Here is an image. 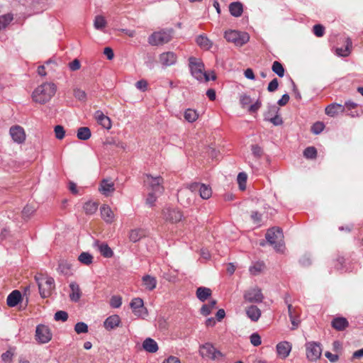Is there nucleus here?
Instances as JSON below:
<instances>
[{
    "mask_svg": "<svg viewBox=\"0 0 363 363\" xmlns=\"http://www.w3.org/2000/svg\"><path fill=\"white\" fill-rule=\"evenodd\" d=\"M272 71L277 74L279 77H282L284 75V68L282 65L278 62L274 61L272 67Z\"/></svg>",
    "mask_w": 363,
    "mask_h": 363,
    "instance_id": "nucleus-43",
    "label": "nucleus"
},
{
    "mask_svg": "<svg viewBox=\"0 0 363 363\" xmlns=\"http://www.w3.org/2000/svg\"><path fill=\"white\" fill-rule=\"evenodd\" d=\"M279 108L275 105H269L267 111L264 113L265 119L273 117L278 114Z\"/></svg>",
    "mask_w": 363,
    "mask_h": 363,
    "instance_id": "nucleus-50",
    "label": "nucleus"
},
{
    "mask_svg": "<svg viewBox=\"0 0 363 363\" xmlns=\"http://www.w3.org/2000/svg\"><path fill=\"white\" fill-rule=\"evenodd\" d=\"M172 30H162L153 33L148 38V43L152 45H161L172 40Z\"/></svg>",
    "mask_w": 363,
    "mask_h": 363,
    "instance_id": "nucleus-6",
    "label": "nucleus"
},
{
    "mask_svg": "<svg viewBox=\"0 0 363 363\" xmlns=\"http://www.w3.org/2000/svg\"><path fill=\"white\" fill-rule=\"evenodd\" d=\"M122 304V298L119 296H113L110 300V305L112 308H118Z\"/></svg>",
    "mask_w": 363,
    "mask_h": 363,
    "instance_id": "nucleus-54",
    "label": "nucleus"
},
{
    "mask_svg": "<svg viewBox=\"0 0 363 363\" xmlns=\"http://www.w3.org/2000/svg\"><path fill=\"white\" fill-rule=\"evenodd\" d=\"M35 280L41 297L47 298L50 296L55 289V281L53 278L40 275L35 277Z\"/></svg>",
    "mask_w": 363,
    "mask_h": 363,
    "instance_id": "nucleus-3",
    "label": "nucleus"
},
{
    "mask_svg": "<svg viewBox=\"0 0 363 363\" xmlns=\"http://www.w3.org/2000/svg\"><path fill=\"white\" fill-rule=\"evenodd\" d=\"M216 305V301L212 300L208 304H204L201 308V313L205 316L209 315L212 310L215 308Z\"/></svg>",
    "mask_w": 363,
    "mask_h": 363,
    "instance_id": "nucleus-38",
    "label": "nucleus"
},
{
    "mask_svg": "<svg viewBox=\"0 0 363 363\" xmlns=\"http://www.w3.org/2000/svg\"><path fill=\"white\" fill-rule=\"evenodd\" d=\"M100 210L101 217L106 223H111L113 221L114 215L109 206L104 205Z\"/></svg>",
    "mask_w": 363,
    "mask_h": 363,
    "instance_id": "nucleus-29",
    "label": "nucleus"
},
{
    "mask_svg": "<svg viewBox=\"0 0 363 363\" xmlns=\"http://www.w3.org/2000/svg\"><path fill=\"white\" fill-rule=\"evenodd\" d=\"M279 82L277 78L273 79L268 85L267 90L269 92L276 91L278 88Z\"/></svg>",
    "mask_w": 363,
    "mask_h": 363,
    "instance_id": "nucleus-62",
    "label": "nucleus"
},
{
    "mask_svg": "<svg viewBox=\"0 0 363 363\" xmlns=\"http://www.w3.org/2000/svg\"><path fill=\"white\" fill-rule=\"evenodd\" d=\"M21 300V292L18 290H14L7 297V305L10 307H14L20 302Z\"/></svg>",
    "mask_w": 363,
    "mask_h": 363,
    "instance_id": "nucleus-24",
    "label": "nucleus"
},
{
    "mask_svg": "<svg viewBox=\"0 0 363 363\" xmlns=\"http://www.w3.org/2000/svg\"><path fill=\"white\" fill-rule=\"evenodd\" d=\"M189 66L191 75L198 81H209V74L204 72V65L200 59L194 57H189Z\"/></svg>",
    "mask_w": 363,
    "mask_h": 363,
    "instance_id": "nucleus-2",
    "label": "nucleus"
},
{
    "mask_svg": "<svg viewBox=\"0 0 363 363\" xmlns=\"http://www.w3.org/2000/svg\"><path fill=\"white\" fill-rule=\"evenodd\" d=\"M35 211V208L30 205H27L24 207L22 213L23 217L29 218Z\"/></svg>",
    "mask_w": 363,
    "mask_h": 363,
    "instance_id": "nucleus-57",
    "label": "nucleus"
},
{
    "mask_svg": "<svg viewBox=\"0 0 363 363\" xmlns=\"http://www.w3.org/2000/svg\"><path fill=\"white\" fill-rule=\"evenodd\" d=\"M73 94H74V97L80 101H85L86 100V92L84 90H82L79 88L74 89Z\"/></svg>",
    "mask_w": 363,
    "mask_h": 363,
    "instance_id": "nucleus-48",
    "label": "nucleus"
},
{
    "mask_svg": "<svg viewBox=\"0 0 363 363\" xmlns=\"http://www.w3.org/2000/svg\"><path fill=\"white\" fill-rule=\"evenodd\" d=\"M267 120H268L269 121H270L275 125H281L283 123L281 118L278 114L275 115L273 117H270V118H267Z\"/></svg>",
    "mask_w": 363,
    "mask_h": 363,
    "instance_id": "nucleus-63",
    "label": "nucleus"
},
{
    "mask_svg": "<svg viewBox=\"0 0 363 363\" xmlns=\"http://www.w3.org/2000/svg\"><path fill=\"white\" fill-rule=\"evenodd\" d=\"M262 106L261 101L257 99L253 104L250 105L248 107V111L251 113L257 112Z\"/></svg>",
    "mask_w": 363,
    "mask_h": 363,
    "instance_id": "nucleus-61",
    "label": "nucleus"
},
{
    "mask_svg": "<svg viewBox=\"0 0 363 363\" xmlns=\"http://www.w3.org/2000/svg\"><path fill=\"white\" fill-rule=\"evenodd\" d=\"M352 48V41L347 38L346 40V45L345 48H338L336 49V53L339 56L347 57L350 55Z\"/></svg>",
    "mask_w": 363,
    "mask_h": 363,
    "instance_id": "nucleus-35",
    "label": "nucleus"
},
{
    "mask_svg": "<svg viewBox=\"0 0 363 363\" xmlns=\"http://www.w3.org/2000/svg\"><path fill=\"white\" fill-rule=\"evenodd\" d=\"M130 307L133 310V313L138 316L144 318L147 315V311L144 307V303L142 298H135L130 302Z\"/></svg>",
    "mask_w": 363,
    "mask_h": 363,
    "instance_id": "nucleus-13",
    "label": "nucleus"
},
{
    "mask_svg": "<svg viewBox=\"0 0 363 363\" xmlns=\"http://www.w3.org/2000/svg\"><path fill=\"white\" fill-rule=\"evenodd\" d=\"M9 135L12 140L18 145L24 143L26 139V135L23 128L18 125H15L10 128Z\"/></svg>",
    "mask_w": 363,
    "mask_h": 363,
    "instance_id": "nucleus-10",
    "label": "nucleus"
},
{
    "mask_svg": "<svg viewBox=\"0 0 363 363\" xmlns=\"http://www.w3.org/2000/svg\"><path fill=\"white\" fill-rule=\"evenodd\" d=\"M78 259L81 263L89 265L92 263L93 257L89 252H84L79 255Z\"/></svg>",
    "mask_w": 363,
    "mask_h": 363,
    "instance_id": "nucleus-42",
    "label": "nucleus"
},
{
    "mask_svg": "<svg viewBox=\"0 0 363 363\" xmlns=\"http://www.w3.org/2000/svg\"><path fill=\"white\" fill-rule=\"evenodd\" d=\"M135 86L138 89L145 91L147 87V82L144 79L140 80L136 82Z\"/></svg>",
    "mask_w": 363,
    "mask_h": 363,
    "instance_id": "nucleus-64",
    "label": "nucleus"
},
{
    "mask_svg": "<svg viewBox=\"0 0 363 363\" xmlns=\"http://www.w3.org/2000/svg\"><path fill=\"white\" fill-rule=\"evenodd\" d=\"M13 15L7 13L0 16V30L5 28L13 20Z\"/></svg>",
    "mask_w": 363,
    "mask_h": 363,
    "instance_id": "nucleus-41",
    "label": "nucleus"
},
{
    "mask_svg": "<svg viewBox=\"0 0 363 363\" xmlns=\"http://www.w3.org/2000/svg\"><path fill=\"white\" fill-rule=\"evenodd\" d=\"M196 43L201 48L205 50H209L213 45V43L206 35H203L197 37Z\"/></svg>",
    "mask_w": 363,
    "mask_h": 363,
    "instance_id": "nucleus-34",
    "label": "nucleus"
},
{
    "mask_svg": "<svg viewBox=\"0 0 363 363\" xmlns=\"http://www.w3.org/2000/svg\"><path fill=\"white\" fill-rule=\"evenodd\" d=\"M303 155L307 159H314L317 155V150L314 147H308L303 151Z\"/></svg>",
    "mask_w": 363,
    "mask_h": 363,
    "instance_id": "nucleus-49",
    "label": "nucleus"
},
{
    "mask_svg": "<svg viewBox=\"0 0 363 363\" xmlns=\"http://www.w3.org/2000/svg\"><path fill=\"white\" fill-rule=\"evenodd\" d=\"M57 91L54 83L45 82L37 86L32 94L33 100L40 104H45L50 101Z\"/></svg>",
    "mask_w": 363,
    "mask_h": 363,
    "instance_id": "nucleus-1",
    "label": "nucleus"
},
{
    "mask_svg": "<svg viewBox=\"0 0 363 363\" xmlns=\"http://www.w3.org/2000/svg\"><path fill=\"white\" fill-rule=\"evenodd\" d=\"M106 26V21L104 16L98 15L94 21V26L96 30H102Z\"/></svg>",
    "mask_w": 363,
    "mask_h": 363,
    "instance_id": "nucleus-39",
    "label": "nucleus"
},
{
    "mask_svg": "<svg viewBox=\"0 0 363 363\" xmlns=\"http://www.w3.org/2000/svg\"><path fill=\"white\" fill-rule=\"evenodd\" d=\"M35 337L40 343H47L51 340L52 333L48 326L39 325L36 328Z\"/></svg>",
    "mask_w": 363,
    "mask_h": 363,
    "instance_id": "nucleus-12",
    "label": "nucleus"
},
{
    "mask_svg": "<svg viewBox=\"0 0 363 363\" xmlns=\"http://www.w3.org/2000/svg\"><path fill=\"white\" fill-rule=\"evenodd\" d=\"M98 208V204L95 202L88 201L84 205V211L86 214H94Z\"/></svg>",
    "mask_w": 363,
    "mask_h": 363,
    "instance_id": "nucleus-40",
    "label": "nucleus"
},
{
    "mask_svg": "<svg viewBox=\"0 0 363 363\" xmlns=\"http://www.w3.org/2000/svg\"><path fill=\"white\" fill-rule=\"evenodd\" d=\"M345 111V106L340 104H331L325 108V113L330 116L335 117Z\"/></svg>",
    "mask_w": 363,
    "mask_h": 363,
    "instance_id": "nucleus-19",
    "label": "nucleus"
},
{
    "mask_svg": "<svg viewBox=\"0 0 363 363\" xmlns=\"http://www.w3.org/2000/svg\"><path fill=\"white\" fill-rule=\"evenodd\" d=\"M71 293L69 294V298L71 301L77 302L81 298V290L79 286L76 282H71L69 284Z\"/></svg>",
    "mask_w": 363,
    "mask_h": 363,
    "instance_id": "nucleus-23",
    "label": "nucleus"
},
{
    "mask_svg": "<svg viewBox=\"0 0 363 363\" xmlns=\"http://www.w3.org/2000/svg\"><path fill=\"white\" fill-rule=\"evenodd\" d=\"M306 357L309 361L315 362L319 359L322 354L321 345L317 342H308L305 345Z\"/></svg>",
    "mask_w": 363,
    "mask_h": 363,
    "instance_id": "nucleus-7",
    "label": "nucleus"
},
{
    "mask_svg": "<svg viewBox=\"0 0 363 363\" xmlns=\"http://www.w3.org/2000/svg\"><path fill=\"white\" fill-rule=\"evenodd\" d=\"M252 102L251 97L249 95L242 94L240 96V103L242 108L249 107L250 104Z\"/></svg>",
    "mask_w": 363,
    "mask_h": 363,
    "instance_id": "nucleus-51",
    "label": "nucleus"
},
{
    "mask_svg": "<svg viewBox=\"0 0 363 363\" xmlns=\"http://www.w3.org/2000/svg\"><path fill=\"white\" fill-rule=\"evenodd\" d=\"M177 57L173 52H165L160 55L159 62L164 67H169L177 62Z\"/></svg>",
    "mask_w": 363,
    "mask_h": 363,
    "instance_id": "nucleus-16",
    "label": "nucleus"
},
{
    "mask_svg": "<svg viewBox=\"0 0 363 363\" xmlns=\"http://www.w3.org/2000/svg\"><path fill=\"white\" fill-rule=\"evenodd\" d=\"M70 266V264H69L67 261L60 260V262H59L57 270L61 274L67 275L69 274Z\"/></svg>",
    "mask_w": 363,
    "mask_h": 363,
    "instance_id": "nucleus-46",
    "label": "nucleus"
},
{
    "mask_svg": "<svg viewBox=\"0 0 363 363\" xmlns=\"http://www.w3.org/2000/svg\"><path fill=\"white\" fill-rule=\"evenodd\" d=\"M264 267V264L263 262H256L252 266H251L249 269V271L252 275H257L259 274Z\"/></svg>",
    "mask_w": 363,
    "mask_h": 363,
    "instance_id": "nucleus-44",
    "label": "nucleus"
},
{
    "mask_svg": "<svg viewBox=\"0 0 363 363\" xmlns=\"http://www.w3.org/2000/svg\"><path fill=\"white\" fill-rule=\"evenodd\" d=\"M143 347L145 350L151 353L156 352L158 350L157 342L150 337H148L144 340Z\"/></svg>",
    "mask_w": 363,
    "mask_h": 363,
    "instance_id": "nucleus-31",
    "label": "nucleus"
},
{
    "mask_svg": "<svg viewBox=\"0 0 363 363\" xmlns=\"http://www.w3.org/2000/svg\"><path fill=\"white\" fill-rule=\"evenodd\" d=\"M325 128L323 122H316L311 127V131L315 135L320 133Z\"/></svg>",
    "mask_w": 363,
    "mask_h": 363,
    "instance_id": "nucleus-53",
    "label": "nucleus"
},
{
    "mask_svg": "<svg viewBox=\"0 0 363 363\" xmlns=\"http://www.w3.org/2000/svg\"><path fill=\"white\" fill-rule=\"evenodd\" d=\"M142 281L147 290L152 291L156 288L157 279L155 277L147 274L143 277Z\"/></svg>",
    "mask_w": 363,
    "mask_h": 363,
    "instance_id": "nucleus-27",
    "label": "nucleus"
},
{
    "mask_svg": "<svg viewBox=\"0 0 363 363\" xmlns=\"http://www.w3.org/2000/svg\"><path fill=\"white\" fill-rule=\"evenodd\" d=\"M230 14L235 17H239L243 11L242 5L240 2H233L229 6Z\"/></svg>",
    "mask_w": 363,
    "mask_h": 363,
    "instance_id": "nucleus-32",
    "label": "nucleus"
},
{
    "mask_svg": "<svg viewBox=\"0 0 363 363\" xmlns=\"http://www.w3.org/2000/svg\"><path fill=\"white\" fill-rule=\"evenodd\" d=\"M121 322V318L117 315H111L106 319L104 325L107 330H113L118 326Z\"/></svg>",
    "mask_w": 363,
    "mask_h": 363,
    "instance_id": "nucleus-25",
    "label": "nucleus"
},
{
    "mask_svg": "<svg viewBox=\"0 0 363 363\" xmlns=\"http://www.w3.org/2000/svg\"><path fill=\"white\" fill-rule=\"evenodd\" d=\"M96 246L97 247V249L101 255H103L104 257L109 258L113 256V250L106 243L97 242L96 243Z\"/></svg>",
    "mask_w": 363,
    "mask_h": 363,
    "instance_id": "nucleus-28",
    "label": "nucleus"
},
{
    "mask_svg": "<svg viewBox=\"0 0 363 363\" xmlns=\"http://www.w3.org/2000/svg\"><path fill=\"white\" fill-rule=\"evenodd\" d=\"M224 37L227 41L234 43L236 46H242L250 40L248 33L235 30L225 31Z\"/></svg>",
    "mask_w": 363,
    "mask_h": 363,
    "instance_id": "nucleus-5",
    "label": "nucleus"
},
{
    "mask_svg": "<svg viewBox=\"0 0 363 363\" xmlns=\"http://www.w3.org/2000/svg\"><path fill=\"white\" fill-rule=\"evenodd\" d=\"M145 236V232L143 229H133L129 233V240L133 242H136Z\"/></svg>",
    "mask_w": 363,
    "mask_h": 363,
    "instance_id": "nucleus-30",
    "label": "nucleus"
},
{
    "mask_svg": "<svg viewBox=\"0 0 363 363\" xmlns=\"http://www.w3.org/2000/svg\"><path fill=\"white\" fill-rule=\"evenodd\" d=\"M99 191L106 196H108L115 190L114 183L111 179H105L101 182Z\"/></svg>",
    "mask_w": 363,
    "mask_h": 363,
    "instance_id": "nucleus-18",
    "label": "nucleus"
},
{
    "mask_svg": "<svg viewBox=\"0 0 363 363\" xmlns=\"http://www.w3.org/2000/svg\"><path fill=\"white\" fill-rule=\"evenodd\" d=\"M266 239L274 248L278 251L281 252L283 250V234L280 228H273L268 230L266 233Z\"/></svg>",
    "mask_w": 363,
    "mask_h": 363,
    "instance_id": "nucleus-4",
    "label": "nucleus"
},
{
    "mask_svg": "<svg viewBox=\"0 0 363 363\" xmlns=\"http://www.w3.org/2000/svg\"><path fill=\"white\" fill-rule=\"evenodd\" d=\"M246 314L252 321L256 322L260 318L261 311L256 306L252 305L246 308Z\"/></svg>",
    "mask_w": 363,
    "mask_h": 363,
    "instance_id": "nucleus-26",
    "label": "nucleus"
},
{
    "mask_svg": "<svg viewBox=\"0 0 363 363\" xmlns=\"http://www.w3.org/2000/svg\"><path fill=\"white\" fill-rule=\"evenodd\" d=\"M331 325L335 330L341 331L348 327L349 323L345 318L337 317L333 320Z\"/></svg>",
    "mask_w": 363,
    "mask_h": 363,
    "instance_id": "nucleus-22",
    "label": "nucleus"
},
{
    "mask_svg": "<svg viewBox=\"0 0 363 363\" xmlns=\"http://www.w3.org/2000/svg\"><path fill=\"white\" fill-rule=\"evenodd\" d=\"M162 217L166 221L174 223L182 220V214L177 208L168 206L162 210Z\"/></svg>",
    "mask_w": 363,
    "mask_h": 363,
    "instance_id": "nucleus-11",
    "label": "nucleus"
},
{
    "mask_svg": "<svg viewBox=\"0 0 363 363\" xmlns=\"http://www.w3.org/2000/svg\"><path fill=\"white\" fill-rule=\"evenodd\" d=\"M193 191L191 186L190 189H181L178 191L177 198L178 201L183 206H187L193 201Z\"/></svg>",
    "mask_w": 363,
    "mask_h": 363,
    "instance_id": "nucleus-15",
    "label": "nucleus"
},
{
    "mask_svg": "<svg viewBox=\"0 0 363 363\" xmlns=\"http://www.w3.org/2000/svg\"><path fill=\"white\" fill-rule=\"evenodd\" d=\"M160 194H155L154 191H149L147 197L146 199V203L150 206H152L156 201L157 196Z\"/></svg>",
    "mask_w": 363,
    "mask_h": 363,
    "instance_id": "nucleus-56",
    "label": "nucleus"
},
{
    "mask_svg": "<svg viewBox=\"0 0 363 363\" xmlns=\"http://www.w3.org/2000/svg\"><path fill=\"white\" fill-rule=\"evenodd\" d=\"M91 135V130L88 127H81L77 130V136L79 140H86Z\"/></svg>",
    "mask_w": 363,
    "mask_h": 363,
    "instance_id": "nucleus-36",
    "label": "nucleus"
},
{
    "mask_svg": "<svg viewBox=\"0 0 363 363\" xmlns=\"http://www.w3.org/2000/svg\"><path fill=\"white\" fill-rule=\"evenodd\" d=\"M293 306L291 304H288V312L291 323L292 324V330H294L298 328L300 323L299 317H296V315H293Z\"/></svg>",
    "mask_w": 363,
    "mask_h": 363,
    "instance_id": "nucleus-37",
    "label": "nucleus"
},
{
    "mask_svg": "<svg viewBox=\"0 0 363 363\" xmlns=\"http://www.w3.org/2000/svg\"><path fill=\"white\" fill-rule=\"evenodd\" d=\"M250 342L254 346H259L261 345V337L257 333H253L250 335Z\"/></svg>",
    "mask_w": 363,
    "mask_h": 363,
    "instance_id": "nucleus-60",
    "label": "nucleus"
},
{
    "mask_svg": "<svg viewBox=\"0 0 363 363\" xmlns=\"http://www.w3.org/2000/svg\"><path fill=\"white\" fill-rule=\"evenodd\" d=\"M184 118L187 121L193 123L198 118V113L195 110L189 108L184 113Z\"/></svg>",
    "mask_w": 363,
    "mask_h": 363,
    "instance_id": "nucleus-45",
    "label": "nucleus"
},
{
    "mask_svg": "<svg viewBox=\"0 0 363 363\" xmlns=\"http://www.w3.org/2000/svg\"><path fill=\"white\" fill-rule=\"evenodd\" d=\"M291 350V345L288 342H281L277 345L278 354L284 359L289 356Z\"/></svg>",
    "mask_w": 363,
    "mask_h": 363,
    "instance_id": "nucleus-20",
    "label": "nucleus"
},
{
    "mask_svg": "<svg viewBox=\"0 0 363 363\" xmlns=\"http://www.w3.org/2000/svg\"><path fill=\"white\" fill-rule=\"evenodd\" d=\"M74 330L77 334L86 333L88 332V326L86 323L79 322L75 325Z\"/></svg>",
    "mask_w": 363,
    "mask_h": 363,
    "instance_id": "nucleus-52",
    "label": "nucleus"
},
{
    "mask_svg": "<svg viewBox=\"0 0 363 363\" xmlns=\"http://www.w3.org/2000/svg\"><path fill=\"white\" fill-rule=\"evenodd\" d=\"M163 179L161 177H153L151 175H147L144 179L145 185L148 191H154L155 194H162L163 186H162Z\"/></svg>",
    "mask_w": 363,
    "mask_h": 363,
    "instance_id": "nucleus-8",
    "label": "nucleus"
},
{
    "mask_svg": "<svg viewBox=\"0 0 363 363\" xmlns=\"http://www.w3.org/2000/svg\"><path fill=\"white\" fill-rule=\"evenodd\" d=\"M95 118L97 122L106 129H110L111 127V122L110 118L105 116L101 111H97L95 113Z\"/></svg>",
    "mask_w": 363,
    "mask_h": 363,
    "instance_id": "nucleus-21",
    "label": "nucleus"
},
{
    "mask_svg": "<svg viewBox=\"0 0 363 363\" xmlns=\"http://www.w3.org/2000/svg\"><path fill=\"white\" fill-rule=\"evenodd\" d=\"M54 131H55V137L58 140H62L65 138V131L64 128L62 125H56L55 127Z\"/></svg>",
    "mask_w": 363,
    "mask_h": 363,
    "instance_id": "nucleus-55",
    "label": "nucleus"
},
{
    "mask_svg": "<svg viewBox=\"0 0 363 363\" xmlns=\"http://www.w3.org/2000/svg\"><path fill=\"white\" fill-rule=\"evenodd\" d=\"M192 190L199 191L200 196L203 199H208L212 195L211 188L206 184L201 183H194L191 184Z\"/></svg>",
    "mask_w": 363,
    "mask_h": 363,
    "instance_id": "nucleus-17",
    "label": "nucleus"
},
{
    "mask_svg": "<svg viewBox=\"0 0 363 363\" xmlns=\"http://www.w3.org/2000/svg\"><path fill=\"white\" fill-rule=\"evenodd\" d=\"M200 354L203 358L211 359H219L222 357V353L217 350L211 343H206L203 345L199 350Z\"/></svg>",
    "mask_w": 363,
    "mask_h": 363,
    "instance_id": "nucleus-9",
    "label": "nucleus"
},
{
    "mask_svg": "<svg viewBox=\"0 0 363 363\" xmlns=\"http://www.w3.org/2000/svg\"><path fill=\"white\" fill-rule=\"evenodd\" d=\"M247 179V176L245 172H240L238 174L237 180L240 190L243 191L246 189Z\"/></svg>",
    "mask_w": 363,
    "mask_h": 363,
    "instance_id": "nucleus-47",
    "label": "nucleus"
},
{
    "mask_svg": "<svg viewBox=\"0 0 363 363\" xmlns=\"http://www.w3.org/2000/svg\"><path fill=\"white\" fill-rule=\"evenodd\" d=\"M211 295V290L209 288L201 286L196 290V296L201 301H205Z\"/></svg>",
    "mask_w": 363,
    "mask_h": 363,
    "instance_id": "nucleus-33",
    "label": "nucleus"
},
{
    "mask_svg": "<svg viewBox=\"0 0 363 363\" xmlns=\"http://www.w3.org/2000/svg\"><path fill=\"white\" fill-rule=\"evenodd\" d=\"M313 30L317 37H322L324 35L325 28L322 25L316 24L313 26Z\"/></svg>",
    "mask_w": 363,
    "mask_h": 363,
    "instance_id": "nucleus-59",
    "label": "nucleus"
},
{
    "mask_svg": "<svg viewBox=\"0 0 363 363\" xmlns=\"http://www.w3.org/2000/svg\"><path fill=\"white\" fill-rule=\"evenodd\" d=\"M263 298L261 289L257 287L251 288L244 294L245 300L250 303H260Z\"/></svg>",
    "mask_w": 363,
    "mask_h": 363,
    "instance_id": "nucleus-14",
    "label": "nucleus"
},
{
    "mask_svg": "<svg viewBox=\"0 0 363 363\" xmlns=\"http://www.w3.org/2000/svg\"><path fill=\"white\" fill-rule=\"evenodd\" d=\"M68 318V314L67 312L65 311H59L55 313V320L58 321V320H62V321H66Z\"/></svg>",
    "mask_w": 363,
    "mask_h": 363,
    "instance_id": "nucleus-58",
    "label": "nucleus"
}]
</instances>
